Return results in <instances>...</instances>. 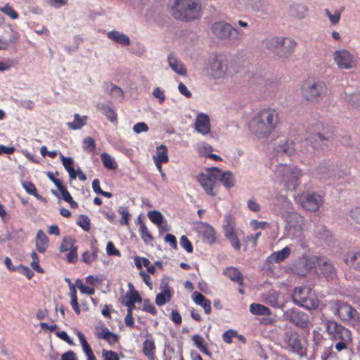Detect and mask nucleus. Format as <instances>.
<instances>
[{"mask_svg": "<svg viewBox=\"0 0 360 360\" xmlns=\"http://www.w3.org/2000/svg\"><path fill=\"white\" fill-rule=\"evenodd\" d=\"M288 345L293 352L300 354L302 352V342L297 334H290L288 336Z\"/></svg>", "mask_w": 360, "mask_h": 360, "instance_id": "a878e982", "label": "nucleus"}, {"mask_svg": "<svg viewBox=\"0 0 360 360\" xmlns=\"http://www.w3.org/2000/svg\"><path fill=\"white\" fill-rule=\"evenodd\" d=\"M261 234H262V233L260 231H259L254 235L252 234V235L247 236L245 238L244 241L245 243H252L253 246L256 247L257 245V240H258L259 238L260 237Z\"/></svg>", "mask_w": 360, "mask_h": 360, "instance_id": "0e129e2a", "label": "nucleus"}, {"mask_svg": "<svg viewBox=\"0 0 360 360\" xmlns=\"http://www.w3.org/2000/svg\"><path fill=\"white\" fill-rule=\"evenodd\" d=\"M290 254V248L288 247L283 248L281 250L274 252L269 256L270 262L278 263L285 260Z\"/></svg>", "mask_w": 360, "mask_h": 360, "instance_id": "b1692460", "label": "nucleus"}, {"mask_svg": "<svg viewBox=\"0 0 360 360\" xmlns=\"http://www.w3.org/2000/svg\"><path fill=\"white\" fill-rule=\"evenodd\" d=\"M49 238L42 230H39L36 236V248L41 253L45 252L49 245Z\"/></svg>", "mask_w": 360, "mask_h": 360, "instance_id": "aec40b11", "label": "nucleus"}, {"mask_svg": "<svg viewBox=\"0 0 360 360\" xmlns=\"http://www.w3.org/2000/svg\"><path fill=\"white\" fill-rule=\"evenodd\" d=\"M169 160L167 155V148L165 145H160L157 147L156 155L154 156L155 163H166Z\"/></svg>", "mask_w": 360, "mask_h": 360, "instance_id": "cd10ccee", "label": "nucleus"}, {"mask_svg": "<svg viewBox=\"0 0 360 360\" xmlns=\"http://www.w3.org/2000/svg\"><path fill=\"white\" fill-rule=\"evenodd\" d=\"M231 226H236V221L233 216L231 214H225L223 219V229L229 228Z\"/></svg>", "mask_w": 360, "mask_h": 360, "instance_id": "13d9d810", "label": "nucleus"}, {"mask_svg": "<svg viewBox=\"0 0 360 360\" xmlns=\"http://www.w3.org/2000/svg\"><path fill=\"white\" fill-rule=\"evenodd\" d=\"M321 273L327 278H332L335 274V268L329 262H323L321 266Z\"/></svg>", "mask_w": 360, "mask_h": 360, "instance_id": "37998d69", "label": "nucleus"}, {"mask_svg": "<svg viewBox=\"0 0 360 360\" xmlns=\"http://www.w3.org/2000/svg\"><path fill=\"white\" fill-rule=\"evenodd\" d=\"M77 224L85 231H89L91 229L90 219L86 215L80 214L78 217Z\"/></svg>", "mask_w": 360, "mask_h": 360, "instance_id": "09e8293b", "label": "nucleus"}, {"mask_svg": "<svg viewBox=\"0 0 360 360\" xmlns=\"http://www.w3.org/2000/svg\"><path fill=\"white\" fill-rule=\"evenodd\" d=\"M276 177L287 190L294 191L302 176V170L297 167H291L286 164H278L274 171Z\"/></svg>", "mask_w": 360, "mask_h": 360, "instance_id": "20e7f679", "label": "nucleus"}, {"mask_svg": "<svg viewBox=\"0 0 360 360\" xmlns=\"http://www.w3.org/2000/svg\"><path fill=\"white\" fill-rule=\"evenodd\" d=\"M213 34L219 39L234 40L238 39V30L224 22H216L212 26Z\"/></svg>", "mask_w": 360, "mask_h": 360, "instance_id": "9d476101", "label": "nucleus"}, {"mask_svg": "<svg viewBox=\"0 0 360 360\" xmlns=\"http://www.w3.org/2000/svg\"><path fill=\"white\" fill-rule=\"evenodd\" d=\"M168 61L171 68L178 75H185L186 74V69L184 65L180 61L174 58L172 54L169 55Z\"/></svg>", "mask_w": 360, "mask_h": 360, "instance_id": "c85d7f7f", "label": "nucleus"}, {"mask_svg": "<svg viewBox=\"0 0 360 360\" xmlns=\"http://www.w3.org/2000/svg\"><path fill=\"white\" fill-rule=\"evenodd\" d=\"M75 240L70 236H65L60 246V252H68L69 250L77 248L75 245Z\"/></svg>", "mask_w": 360, "mask_h": 360, "instance_id": "ea45409f", "label": "nucleus"}, {"mask_svg": "<svg viewBox=\"0 0 360 360\" xmlns=\"http://www.w3.org/2000/svg\"><path fill=\"white\" fill-rule=\"evenodd\" d=\"M70 296L71 298L70 304H71L73 310L75 311V312L77 315H79L81 312V310H80L79 305L77 302V290H76L75 287L74 286V285H72L70 286Z\"/></svg>", "mask_w": 360, "mask_h": 360, "instance_id": "a19ab883", "label": "nucleus"}, {"mask_svg": "<svg viewBox=\"0 0 360 360\" xmlns=\"http://www.w3.org/2000/svg\"><path fill=\"white\" fill-rule=\"evenodd\" d=\"M192 340L196 347L205 354L211 355V353L208 350L206 344L205 343L204 339L199 335H194L192 337Z\"/></svg>", "mask_w": 360, "mask_h": 360, "instance_id": "58836bf2", "label": "nucleus"}, {"mask_svg": "<svg viewBox=\"0 0 360 360\" xmlns=\"http://www.w3.org/2000/svg\"><path fill=\"white\" fill-rule=\"evenodd\" d=\"M148 217L153 223L157 225H161L163 223L164 217L160 211H149Z\"/></svg>", "mask_w": 360, "mask_h": 360, "instance_id": "49530a36", "label": "nucleus"}, {"mask_svg": "<svg viewBox=\"0 0 360 360\" xmlns=\"http://www.w3.org/2000/svg\"><path fill=\"white\" fill-rule=\"evenodd\" d=\"M106 252L108 255L121 256L120 250L116 248L114 243L111 241L107 244Z\"/></svg>", "mask_w": 360, "mask_h": 360, "instance_id": "e2e57ef3", "label": "nucleus"}, {"mask_svg": "<svg viewBox=\"0 0 360 360\" xmlns=\"http://www.w3.org/2000/svg\"><path fill=\"white\" fill-rule=\"evenodd\" d=\"M156 347L153 339L146 338L143 342V352L150 360H154Z\"/></svg>", "mask_w": 360, "mask_h": 360, "instance_id": "393cba45", "label": "nucleus"}, {"mask_svg": "<svg viewBox=\"0 0 360 360\" xmlns=\"http://www.w3.org/2000/svg\"><path fill=\"white\" fill-rule=\"evenodd\" d=\"M286 315L297 326L306 328L308 326L309 319L307 314L298 309H290L287 311Z\"/></svg>", "mask_w": 360, "mask_h": 360, "instance_id": "ddd939ff", "label": "nucleus"}, {"mask_svg": "<svg viewBox=\"0 0 360 360\" xmlns=\"http://www.w3.org/2000/svg\"><path fill=\"white\" fill-rule=\"evenodd\" d=\"M180 245L188 253H191L193 250V245L186 236H181L180 238Z\"/></svg>", "mask_w": 360, "mask_h": 360, "instance_id": "5fc2aeb1", "label": "nucleus"}, {"mask_svg": "<svg viewBox=\"0 0 360 360\" xmlns=\"http://www.w3.org/2000/svg\"><path fill=\"white\" fill-rule=\"evenodd\" d=\"M91 250L92 252L86 251L82 255V261L88 264H91L93 262L96 260L98 257V249L96 247L93 246Z\"/></svg>", "mask_w": 360, "mask_h": 360, "instance_id": "79ce46f5", "label": "nucleus"}, {"mask_svg": "<svg viewBox=\"0 0 360 360\" xmlns=\"http://www.w3.org/2000/svg\"><path fill=\"white\" fill-rule=\"evenodd\" d=\"M103 360H120L117 354L112 350H102Z\"/></svg>", "mask_w": 360, "mask_h": 360, "instance_id": "052dcab7", "label": "nucleus"}, {"mask_svg": "<svg viewBox=\"0 0 360 360\" xmlns=\"http://www.w3.org/2000/svg\"><path fill=\"white\" fill-rule=\"evenodd\" d=\"M344 261L348 266L360 271V250L348 252Z\"/></svg>", "mask_w": 360, "mask_h": 360, "instance_id": "4be33fe9", "label": "nucleus"}, {"mask_svg": "<svg viewBox=\"0 0 360 360\" xmlns=\"http://www.w3.org/2000/svg\"><path fill=\"white\" fill-rule=\"evenodd\" d=\"M161 292L155 297V304L158 306H162L169 302L172 298V293L168 283H162L160 287Z\"/></svg>", "mask_w": 360, "mask_h": 360, "instance_id": "dca6fc26", "label": "nucleus"}, {"mask_svg": "<svg viewBox=\"0 0 360 360\" xmlns=\"http://www.w3.org/2000/svg\"><path fill=\"white\" fill-rule=\"evenodd\" d=\"M296 45L297 43L294 39L284 37V41L276 55L278 57H288L293 53Z\"/></svg>", "mask_w": 360, "mask_h": 360, "instance_id": "2eb2a0df", "label": "nucleus"}, {"mask_svg": "<svg viewBox=\"0 0 360 360\" xmlns=\"http://www.w3.org/2000/svg\"><path fill=\"white\" fill-rule=\"evenodd\" d=\"M88 117L86 115L81 117L79 114L74 115V121L68 122L67 124L70 129L77 130L81 129L86 123Z\"/></svg>", "mask_w": 360, "mask_h": 360, "instance_id": "72a5a7b5", "label": "nucleus"}, {"mask_svg": "<svg viewBox=\"0 0 360 360\" xmlns=\"http://www.w3.org/2000/svg\"><path fill=\"white\" fill-rule=\"evenodd\" d=\"M207 174L201 172L198 176V181L205 192L210 196H216L219 185L217 180L220 176L221 169L218 167H211L207 169Z\"/></svg>", "mask_w": 360, "mask_h": 360, "instance_id": "0eeeda50", "label": "nucleus"}, {"mask_svg": "<svg viewBox=\"0 0 360 360\" xmlns=\"http://www.w3.org/2000/svg\"><path fill=\"white\" fill-rule=\"evenodd\" d=\"M195 129L201 134H208L210 132V121L209 116L204 113L198 114L195 121Z\"/></svg>", "mask_w": 360, "mask_h": 360, "instance_id": "4468645a", "label": "nucleus"}, {"mask_svg": "<svg viewBox=\"0 0 360 360\" xmlns=\"http://www.w3.org/2000/svg\"><path fill=\"white\" fill-rule=\"evenodd\" d=\"M22 187L26 191V192L30 195H34L37 199L42 200L44 199L40 195L38 194L37 188L34 184L31 181H25L22 183Z\"/></svg>", "mask_w": 360, "mask_h": 360, "instance_id": "de8ad7c7", "label": "nucleus"}, {"mask_svg": "<svg viewBox=\"0 0 360 360\" xmlns=\"http://www.w3.org/2000/svg\"><path fill=\"white\" fill-rule=\"evenodd\" d=\"M201 233L204 238L212 244L216 241V233L214 229L208 224H203L201 226Z\"/></svg>", "mask_w": 360, "mask_h": 360, "instance_id": "bb28decb", "label": "nucleus"}, {"mask_svg": "<svg viewBox=\"0 0 360 360\" xmlns=\"http://www.w3.org/2000/svg\"><path fill=\"white\" fill-rule=\"evenodd\" d=\"M223 274L232 281L239 285H243V276L238 269L234 266H228L223 270Z\"/></svg>", "mask_w": 360, "mask_h": 360, "instance_id": "a211bd4d", "label": "nucleus"}, {"mask_svg": "<svg viewBox=\"0 0 360 360\" xmlns=\"http://www.w3.org/2000/svg\"><path fill=\"white\" fill-rule=\"evenodd\" d=\"M142 310L148 312L153 316L158 314V310L153 303L150 302V300L146 299L143 302Z\"/></svg>", "mask_w": 360, "mask_h": 360, "instance_id": "603ef678", "label": "nucleus"}, {"mask_svg": "<svg viewBox=\"0 0 360 360\" xmlns=\"http://www.w3.org/2000/svg\"><path fill=\"white\" fill-rule=\"evenodd\" d=\"M149 129L148 125L145 122H138L134 124L133 127V130L136 134H140L141 132H146Z\"/></svg>", "mask_w": 360, "mask_h": 360, "instance_id": "69168bd1", "label": "nucleus"}, {"mask_svg": "<svg viewBox=\"0 0 360 360\" xmlns=\"http://www.w3.org/2000/svg\"><path fill=\"white\" fill-rule=\"evenodd\" d=\"M153 95L154 97L158 98L159 103L160 104L162 103L165 100V93L162 89H160V87L154 88Z\"/></svg>", "mask_w": 360, "mask_h": 360, "instance_id": "774afa93", "label": "nucleus"}, {"mask_svg": "<svg viewBox=\"0 0 360 360\" xmlns=\"http://www.w3.org/2000/svg\"><path fill=\"white\" fill-rule=\"evenodd\" d=\"M333 59L338 68L341 70L353 69L357 65L354 56L345 49L335 51Z\"/></svg>", "mask_w": 360, "mask_h": 360, "instance_id": "1a4fd4ad", "label": "nucleus"}, {"mask_svg": "<svg viewBox=\"0 0 360 360\" xmlns=\"http://www.w3.org/2000/svg\"><path fill=\"white\" fill-rule=\"evenodd\" d=\"M139 233L141 238L146 243H149L153 240L152 234L149 232L146 226L141 223L139 227Z\"/></svg>", "mask_w": 360, "mask_h": 360, "instance_id": "c03bdc74", "label": "nucleus"}, {"mask_svg": "<svg viewBox=\"0 0 360 360\" xmlns=\"http://www.w3.org/2000/svg\"><path fill=\"white\" fill-rule=\"evenodd\" d=\"M142 297L138 291L127 292L126 295L122 297V303L127 307V310L131 309V311L135 309V303H141Z\"/></svg>", "mask_w": 360, "mask_h": 360, "instance_id": "f3484780", "label": "nucleus"}, {"mask_svg": "<svg viewBox=\"0 0 360 360\" xmlns=\"http://www.w3.org/2000/svg\"><path fill=\"white\" fill-rule=\"evenodd\" d=\"M212 75L215 78H224L232 75L228 60L221 56H216L210 66Z\"/></svg>", "mask_w": 360, "mask_h": 360, "instance_id": "9b49d317", "label": "nucleus"}, {"mask_svg": "<svg viewBox=\"0 0 360 360\" xmlns=\"http://www.w3.org/2000/svg\"><path fill=\"white\" fill-rule=\"evenodd\" d=\"M67 261L70 263H75L77 261V248L69 250V252L65 256Z\"/></svg>", "mask_w": 360, "mask_h": 360, "instance_id": "338daca9", "label": "nucleus"}, {"mask_svg": "<svg viewBox=\"0 0 360 360\" xmlns=\"http://www.w3.org/2000/svg\"><path fill=\"white\" fill-rule=\"evenodd\" d=\"M325 326L328 339L333 345L324 348L321 359L322 360L335 359L338 356L336 352L346 350L352 345V334L348 328L333 320L327 321Z\"/></svg>", "mask_w": 360, "mask_h": 360, "instance_id": "f257e3e1", "label": "nucleus"}, {"mask_svg": "<svg viewBox=\"0 0 360 360\" xmlns=\"http://www.w3.org/2000/svg\"><path fill=\"white\" fill-rule=\"evenodd\" d=\"M0 11L13 20L17 19L19 16L18 13L8 4H6L4 7H1Z\"/></svg>", "mask_w": 360, "mask_h": 360, "instance_id": "3c124183", "label": "nucleus"}, {"mask_svg": "<svg viewBox=\"0 0 360 360\" xmlns=\"http://www.w3.org/2000/svg\"><path fill=\"white\" fill-rule=\"evenodd\" d=\"M345 8L341 7L338 10H336L333 14H332L328 9H325L324 13L328 18L331 25H335L339 23L341 18V14L344 11Z\"/></svg>", "mask_w": 360, "mask_h": 360, "instance_id": "4c0bfd02", "label": "nucleus"}, {"mask_svg": "<svg viewBox=\"0 0 360 360\" xmlns=\"http://www.w3.org/2000/svg\"><path fill=\"white\" fill-rule=\"evenodd\" d=\"M213 150V148L209 145L208 143H203L198 148V153L201 156H205L207 158V155L210 154L211 152Z\"/></svg>", "mask_w": 360, "mask_h": 360, "instance_id": "4d7b16f0", "label": "nucleus"}, {"mask_svg": "<svg viewBox=\"0 0 360 360\" xmlns=\"http://www.w3.org/2000/svg\"><path fill=\"white\" fill-rule=\"evenodd\" d=\"M192 299L195 304L201 306L206 314H210L212 311L211 302L207 299L202 294L195 291L192 295Z\"/></svg>", "mask_w": 360, "mask_h": 360, "instance_id": "6ab92c4d", "label": "nucleus"}, {"mask_svg": "<svg viewBox=\"0 0 360 360\" xmlns=\"http://www.w3.org/2000/svg\"><path fill=\"white\" fill-rule=\"evenodd\" d=\"M98 108L110 122H115L117 121L116 112L108 105L101 104L98 105Z\"/></svg>", "mask_w": 360, "mask_h": 360, "instance_id": "e433bc0d", "label": "nucleus"}, {"mask_svg": "<svg viewBox=\"0 0 360 360\" xmlns=\"http://www.w3.org/2000/svg\"><path fill=\"white\" fill-rule=\"evenodd\" d=\"M322 203V197L316 193H308L302 201V207L309 211L316 212Z\"/></svg>", "mask_w": 360, "mask_h": 360, "instance_id": "f8f14e48", "label": "nucleus"}, {"mask_svg": "<svg viewBox=\"0 0 360 360\" xmlns=\"http://www.w3.org/2000/svg\"><path fill=\"white\" fill-rule=\"evenodd\" d=\"M250 311L255 315L268 316L271 314V310L267 307L257 303H252L250 306Z\"/></svg>", "mask_w": 360, "mask_h": 360, "instance_id": "c9c22d12", "label": "nucleus"}, {"mask_svg": "<svg viewBox=\"0 0 360 360\" xmlns=\"http://www.w3.org/2000/svg\"><path fill=\"white\" fill-rule=\"evenodd\" d=\"M103 167L110 170H115L117 168V163L115 160L108 153L104 152L101 154Z\"/></svg>", "mask_w": 360, "mask_h": 360, "instance_id": "f704fd0d", "label": "nucleus"}, {"mask_svg": "<svg viewBox=\"0 0 360 360\" xmlns=\"http://www.w3.org/2000/svg\"><path fill=\"white\" fill-rule=\"evenodd\" d=\"M218 179L221 181L223 185L227 188L233 187L236 182L233 173L229 171L223 172L221 170L220 176Z\"/></svg>", "mask_w": 360, "mask_h": 360, "instance_id": "7c9ffc66", "label": "nucleus"}, {"mask_svg": "<svg viewBox=\"0 0 360 360\" xmlns=\"http://www.w3.org/2000/svg\"><path fill=\"white\" fill-rule=\"evenodd\" d=\"M280 123L279 113L275 109H263L255 115L249 123L250 130L258 138L271 135Z\"/></svg>", "mask_w": 360, "mask_h": 360, "instance_id": "f03ea898", "label": "nucleus"}, {"mask_svg": "<svg viewBox=\"0 0 360 360\" xmlns=\"http://www.w3.org/2000/svg\"><path fill=\"white\" fill-rule=\"evenodd\" d=\"M236 336L237 332L236 330L229 329L223 333L222 338L226 343L231 344L232 342V338Z\"/></svg>", "mask_w": 360, "mask_h": 360, "instance_id": "bf43d9fd", "label": "nucleus"}, {"mask_svg": "<svg viewBox=\"0 0 360 360\" xmlns=\"http://www.w3.org/2000/svg\"><path fill=\"white\" fill-rule=\"evenodd\" d=\"M328 93L326 84L320 80L314 81L310 79L304 80L301 86V94L307 101L318 103Z\"/></svg>", "mask_w": 360, "mask_h": 360, "instance_id": "39448f33", "label": "nucleus"}, {"mask_svg": "<svg viewBox=\"0 0 360 360\" xmlns=\"http://www.w3.org/2000/svg\"><path fill=\"white\" fill-rule=\"evenodd\" d=\"M97 337L105 340L110 345L115 344L119 340L118 335L110 332L107 328H103Z\"/></svg>", "mask_w": 360, "mask_h": 360, "instance_id": "473e14b6", "label": "nucleus"}, {"mask_svg": "<svg viewBox=\"0 0 360 360\" xmlns=\"http://www.w3.org/2000/svg\"><path fill=\"white\" fill-rule=\"evenodd\" d=\"M200 0H175L172 15L181 21L190 22L201 16Z\"/></svg>", "mask_w": 360, "mask_h": 360, "instance_id": "7ed1b4c3", "label": "nucleus"}, {"mask_svg": "<svg viewBox=\"0 0 360 360\" xmlns=\"http://www.w3.org/2000/svg\"><path fill=\"white\" fill-rule=\"evenodd\" d=\"M108 37L111 40L120 44L123 46H128L130 44V39L129 37L123 33H121L118 31H110L108 33Z\"/></svg>", "mask_w": 360, "mask_h": 360, "instance_id": "5701e85b", "label": "nucleus"}, {"mask_svg": "<svg viewBox=\"0 0 360 360\" xmlns=\"http://www.w3.org/2000/svg\"><path fill=\"white\" fill-rule=\"evenodd\" d=\"M292 300L297 305L307 309H316L319 304L315 294L307 287H296L292 295Z\"/></svg>", "mask_w": 360, "mask_h": 360, "instance_id": "6e6552de", "label": "nucleus"}, {"mask_svg": "<svg viewBox=\"0 0 360 360\" xmlns=\"http://www.w3.org/2000/svg\"><path fill=\"white\" fill-rule=\"evenodd\" d=\"M284 41V37H274L266 41V46L268 50L276 54L279 47H281L282 42Z\"/></svg>", "mask_w": 360, "mask_h": 360, "instance_id": "2f4dec72", "label": "nucleus"}, {"mask_svg": "<svg viewBox=\"0 0 360 360\" xmlns=\"http://www.w3.org/2000/svg\"><path fill=\"white\" fill-rule=\"evenodd\" d=\"M77 335L80 341L84 352L86 356L93 354V351L89 345L84 335L81 331H77Z\"/></svg>", "mask_w": 360, "mask_h": 360, "instance_id": "a18cd8bd", "label": "nucleus"}, {"mask_svg": "<svg viewBox=\"0 0 360 360\" xmlns=\"http://www.w3.org/2000/svg\"><path fill=\"white\" fill-rule=\"evenodd\" d=\"M330 137V135H328V136L325 137L321 133H317L307 137L306 141H307V143L310 144L314 148L318 149L321 148L322 143L325 141L328 140Z\"/></svg>", "mask_w": 360, "mask_h": 360, "instance_id": "412c9836", "label": "nucleus"}, {"mask_svg": "<svg viewBox=\"0 0 360 360\" xmlns=\"http://www.w3.org/2000/svg\"><path fill=\"white\" fill-rule=\"evenodd\" d=\"M16 271L26 276L27 279H31L34 276V272L28 266L23 264L18 265Z\"/></svg>", "mask_w": 360, "mask_h": 360, "instance_id": "6e6d98bb", "label": "nucleus"}, {"mask_svg": "<svg viewBox=\"0 0 360 360\" xmlns=\"http://www.w3.org/2000/svg\"><path fill=\"white\" fill-rule=\"evenodd\" d=\"M82 148L88 152H93L96 149V142L94 139L90 136L86 137L82 142Z\"/></svg>", "mask_w": 360, "mask_h": 360, "instance_id": "8fccbe9b", "label": "nucleus"}, {"mask_svg": "<svg viewBox=\"0 0 360 360\" xmlns=\"http://www.w3.org/2000/svg\"><path fill=\"white\" fill-rule=\"evenodd\" d=\"M60 159L62 160L63 165L68 172L70 179H75L77 177V173L73 167V159L70 157H65L63 155H60Z\"/></svg>", "mask_w": 360, "mask_h": 360, "instance_id": "c756f323", "label": "nucleus"}, {"mask_svg": "<svg viewBox=\"0 0 360 360\" xmlns=\"http://www.w3.org/2000/svg\"><path fill=\"white\" fill-rule=\"evenodd\" d=\"M226 238L231 243V246L235 250H239L240 249L241 243L237 236V232L233 234L229 235L228 236H226Z\"/></svg>", "mask_w": 360, "mask_h": 360, "instance_id": "864d4df0", "label": "nucleus"}, {"mask_svg": "<svg viewBox=\"0 0 360 360\" xmlns=\"http://www.w3.org/2000/svg\"><path fill=\"white\" fill-rule=\"evenodd\" d=\"M330 310L343 322H347L353 326L360 324L359 313L356 309L346 302L340 300L331 302Z\"/></svg>", "mask_w": 360, "mask_h": 360, "instance_id": "423d86ee", "label": "nucleus"}, {"mask_svg": "<svg viewBox=\"0 0 360 360\" xmlns=\"http://www.w3.org/2000/svg\"><path fill=\"white\" fill-rule=\"evenodd\" d=\"M134 262L137 269H141L142 266L145 267L148 266L150 264V262L148 259L146 257H136L134 259Z\"/></svg>", "mask_w": 360, "mask_h": 360, "instance_id": "680f3d73", "label": "nucleus"}]
</instances>
